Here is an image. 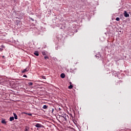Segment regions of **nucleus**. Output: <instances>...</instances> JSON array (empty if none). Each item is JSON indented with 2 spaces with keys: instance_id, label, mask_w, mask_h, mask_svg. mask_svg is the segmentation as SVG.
<instances>
[{
  "instance_id": "nucleus-1",
  "label": "nucleus",
  "mask_w": 131,
  "mask_h": 131,
  "mask_svg": "<svg viewBox=\"0 0 131 131\" xmlns=\"http://www.w3.org/2000/svg\"><path fill=\"white\" fill-rule=\"evenodd\" d=\"M35 126L36 127H38V128H41V127H43V125H42L41 124H39V123H37Z\"/></svg>"
},
{
  "instance_id": "nucleus-2",
  "label": "nucleus",
  "mask_w": 131,
  "mask_h": 131,
  "mask_svg": "<svg viewBox=\"0 0 131 131\" xmlns=\"http://www.w3.org/2000/svg\"><path fill=\"white\" fill-rule=\"evenodd\" d=\"M59 119L60 120L59 121V122H63V121H65V120H64V117L62 116H60Z\"/></svg>"
},
{
  "instance_id": "nucleus-3",
  "label": "nucleus",
  "mask_w": 131,
  "mask_h": 131,
  "mask_svg": "<svg viewBox=\"0 0 131 131\" xmlns=\"http://www.w3.org/2000/svg\"><path fill=\"white\" fill-rule=\"evenodd\" d=\"M124 16L125 17V18H127V17H129V14L127 13V12L126 11H124Z\"/></svg>"
},
{
  "instance_id": "nucleus-4",
  "label": "nucleus",
  "mask_w": 131,
  "mask_h": 131,
  "mask_svg": "<svg viewBox=\"0 0 131 131\" xmlns=\"http://www.w3.org/2000/svg\"><path fill=\"white\" fill-rule=\"evenodd\" d=\"M34 54L35 55V56H39V54L38 53V51H35Z\"/></svg>"
},
{
  "instance_id": "nucleus-5",
  "label": "nucleus",
  "mask_w": 131,
  "mask_h": 131,
  "mask_svg": "<svg viewBox=\"0 0 131 131\" xmlns=\"http://www.w3.org/2000/svg\"><path fill=\"white\" fill-rule=\"evenodd\" d=\"M27 71H28V70L26 68L23 70L21 72L22 73H25V72H27Z\"/></svg>"
},
{
  "instance_id": "nucleus-6",
  "label": "nucleus",
  "mask_w": 131,
  "mask_h": 131,
  "mask_svg": "<svg viewBox=\"0 0 131 131\" xmlns=\"http://www.w3.org/2000/svg\"><path fill=\"white\" fill-rule=\"evenodd\" d=\"M60 77L61 78H65V74H64V73L61 74Z\"/></svg>"
},
{
  "instance_id": "nucleus-7",
  "label": "nucleus",
  "mask_w": 131,
  "mask_h": 131,
  "mask_svg": "<svg viewBox=\"0 0 131 131\" xmlns=\"http://www.w3.org/2000/svg\"><path fill=\"white\" fill-rule=\"evenodd\" d=\"M64 117V121H67V118L68 117V115H65L64 116H63Z\"/></svg>"
},
{
  "instance_id": "nucleus-8",
  "label": "nucleus",
  "mask_w": 131,
  "mask_h": 131,
  "mask_svg": "<svg viewBox=\"0 0 131 131\" xmlns=\"http://www.w3.org/2000/svg\"><path fill=\"white\" fill-rule=\"evenodd\" d=\"M13 115L14 116V119H18V117L17 116V115L16 114V113H13Z\"/></svg>"
},
{
  "instance_id": "nucleus-9",
  "label": "nucleus",
  "mask_w": 131,
  "mask_h": 131,
  "mask_svg": "<svg viewBox=\"0 0 131 131\" xmlns=\"http://www.w3.org/2000/svg\"><path fill=\"white\" fill-rule=\"evenodd\" d=\"M42 108L43 109H48V106H47V105H45L43 106Z\"/></svg>"
},
{
  "instance_id": "nucleus-10",
  "label": "nucleus",
  "mask_w": 131,
  "mask_h": 131,
  "mask_svg": "<svg viewBox=\"0 0 131 131\" xmlns=\"http://www.w3.org/2000/svg\"><path fill=\"white\" fill-rule=\"evenodd\" d=\"M14 120V117H11L10 118V121H13Z\"/></svg>"
},
{
  "instance_id": "nucleus-11",
  "label": "nucleus",
  "mask_w": 131,
  "mask_h": 131,
  "mask_svg": "<svg viewBox=\"0 0 131 131\" xmlns=\"http://www.w3.org/2000/svg\"><path fill=\"white\" fill-rule=\"evenodd\" d=\"M42 54L43 55V56H46L47 53H46V52L45 51H43L42 52Z\"/></svg>"
},
{
  "instance_id": "nucleus-12",
  "label": "nucleus",
  "mask_w": 131,
  "mask_h": 131,
  "mask_svg": "<svg viewBox=\"0 0 131 131\" xmlns=\"http://www.w3.org/2000/svg\"><path fill=\"white\" fill-rule=\"evenodd\" d=\"M2 123H3L4 124H6L7 122H6V121L5 120H2Z\"/></svg>"
},
{
  "instance_id": "nucleus-13",
  "label": "nucleus",
  "mask_w": 131,
  "mask_h": 131,
  "mask_svg": "<svg viewBox=\"0 0 131 131\" xmlns=\"http://www.w3.org/2000/svg\"><path fill=\"white\" fill-rule=\"evenodd\" d=\"M27 115H29V116H32V114L30 113H25Z\"/></svg>"
},
{
  "instance_id": "nucleus-14",
  "label": "nucleus",
  "mask_w": 131,
  "mask_h": 131,
  "mask_svg": "<svg viewBox=\"0 0 131 131\" xmlns=\"http://www.w3.org/2000/svg\"><path fill=\"white\" fill-rule=\"evenodd\" d=\"M29 130V128H27V127H26L25 129V131H28Z\"/></svg>"
},
{
  "instance_id": "nucleus-15",
  "label": "nucleus",
  "mask_w": 131,
  "mask_h": 131,
  "mask_svg": "<svg viewBox=\"0 0 131 131\" xmlns=\"http://www.w3.org/2000/svg\"><path fill=\"white\" fill-rule=\"evenodd\" d=\"M33 84V83H32V82H30L28 83L29 85H32Z\"/></svg>"
},
{
  "instance_id": "nucleus-16",
  "label": "nucleus",
  "mask_w": 131,
  "mask_h": 131,
  "mask_svg": "<svg viewBox=\"0 0 131 131\" xmlns=\"http://www.w3.org/2000/svg\"><path fill=\"white\" fill-rule=\"evenodd\" d=\"M72 88H73V86L72 85H70V86H69V89H72Z\"/></svg>"
},
{
  "instance_id": "nucleus-17",
  "label": "nucleus",
  "mask_w": 131,
  "mask_h": 131,
  "mask_svg": "<svg viewBox=\"0 0 131 131\" xmlns=\"http://www.w3.org/2000/svg\"><path fill=\"white\" fill-rule=\"evenodd\" d=\"M116 21H119V20H120V18H119V17H117L116 18Z\"/></svg>"
},
{
  "instance_id": "nucleus-18",
  "label": "nucleus",
  "mask_w": 131,
  "mask_h": 131,
  "mask_svg": "<svg viewBox=\"0 0 131 131\" xmlns=\"http://www.w3.org/2000/svg\"><path fill=\"white\" fill-rule=\"evenodd\" d=\"M44 59H49V57L48 56H45Z\"/></svg>"
},
{
  "instance_id": "nucleus-19",
  "label": "nucleus",
  "mask_w": 131,
  "mask_h": 131,
  "mask_svg": "<svg viewBox=\"0 0 131 131\" xmlns=\"http://www.w3.org/2000/svg\"><path fill=\"white\" fill-rule=\"evenodd\" d=\"M42 78L43 79H46V76H42Z\"/></svg>"
},
{
  "instance_id": "nucleus-20",
  "label": "nucleus",
  "mask_w": 131,
  "mask_h": 131,
  "mask_svg": "<svg viewBox=\"0 0 131 131\" xmlns=\"http://www.w3.org/2000/svg\"><path fill=\"white\" fill-rule=\"evenodd\" d=\"M3 51H4V49L0 48V52H3Z\"/></svg>"
},
{
  "instance_id": "nucleus-21",
  "label": "nucleus",
  "mask_w": 131,
  "mask_h": 131,
  "mask_svg": "<svg viewBox=\"0 0 131 131\" xmlns=\"http://www.w3.org/2000/svg\"><path fill=\"white\" fill-rule=\"evenodd\" d=\"M1 48H3V49H5V46L2 45V46H1Z\"/></svg>"
},
{
  "instance_id": "nucleus-22",
  "label": "nucleus",
  "mask_w": 131,
  "mask_h": 131,
  "mask_svg": "<svg viewBox=\"0 0 131 131\" xmlns=\"http://www.w3.org/2000/svg\"><path fill=\"white\" fill-rule=\"evenodd\" d=\"M23 77H24L27 78V75H24Z\"/></svg>"
},
{
  "instance_id": "nucleus-23",
  "label": "nucleus",
  "mask_w": 131,
  "mask_h": 131,
  "mask_svg": "<svg viewBox=\"0 0 131 131\" xmlns=\"http://www.w3.org/2000/svg\"><path fill=\"white\" fill-rule=\"evenodd\" d=\"M31 20H32V21H34V19H33L32 18H31Z\"/></svg>"
},
{
  "instance_id": "nucleus-24",
  "label": "nucleus",
  "mask_w": 131,
  "mask_h": 131,
  "mask_svg": "<svg viewBox=\"0 0 131 131\" xmlns=\"http://www.w3.org/2000/svg\"><path fill=\"white\" fill-rule=\"evenodd\" d=\"M2 57H3V58H5V56H3Z\"/></svg>"
},
{
  "instance_id": "nucleus-25",
  "label": "nucleus",
  "mask_w": 131,
  "mask_h": 131,
  "mask_svg": "<svg viewBox=\"0 0 131 131\" xmlns=\"http://www.w3.org/2000/svg\"><path fill=\"white\" fill-rule=\"evenodd\" d=\"M52 111H54V109H52Z\"/></svg>"
}]
</instances>
